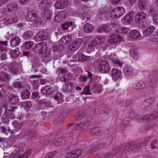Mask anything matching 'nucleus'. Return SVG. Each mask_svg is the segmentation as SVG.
Masks as SVG:
<instances>
[{"label": "nucleus", "instance_id": "nucleus-53", "mask_svg": "<svg viewBox=\"0 0 158 158\" xmlns=\"http://www.w3.org/2000/svg\"><path fill=\"white\" fill-rule=\"evenodd\" d=\"M32 85L34 88L35 89H37L39 85L38 81V80H35L33 81Z\"/></svg>", "mask_w": 158, "mask_h": 158}, {"label": "nucleus", "instance_id": "nucleus-41", "mask_svg": "<svg viewBox=\"0 0 158 158\" xmlns=\"http://www.w3.org/2000/svg\"><path fill=\"white\" fill-rule=\"evenodd\" d=\"M63 95L61 93H58L54 96V98L58 101V103H60L63 101Z\"/></svg>", "mask_w": 158, "mask_h": 158}, {"label": "nucleus", "instance_id": "nucleus-56", "mask_svg": "<svg viewBox=\"0 0 158 158\" xmlns=\"http://www.w3.org/2000/svg\"><path fill=\"white\" fill-rule=\"evenodd\" d=\"M49 3L46 1H43L40 5V6L42 8H45L48 6Z\"/></svg>", "mask_w": 158, "mask_h": 158}, {"label": "nucleus", "instance_id": "nucleus-55", "mask_svg": "<svg viewBox=\"0 0 158 158\" xmlns=\"http://www.w3.org/2000/svg\"><path fill=\"white\" fill-rule=\"evenodd\" d=\"M62 138L60 137V138L59 139V141H57V140H56L54 143V144L56 146H58L60 145H62L64 143V142L62 143L63 142L61 141L62 139Z\"/></svg>", "mask_w": 158, "mask_h": 158}, {"label": "nucleus", "instance_id": "nucleus-30", "mask_svg": "<svg viewBox=\"0 0 158 158\" xmlns=\"http://www.w3.org/2000/svg\"><path fill=\"white\" fill-rule=\"evenodd\" d=\"M89 124L88 122H84L77 126L76 128L77 130H81L86 129L89 126Z\"/></svg>", "mask_w": 158, "mask_h": 158}, {"label": "nucleus", "instance_id": "nucleus-45", "mask_svg": "<svg viewBox=\"0 0 158 158\" xmlns=\"http://www.w3.org/2000/svg\"><path fill=\"white\" fill-rule=\"evenodd\" d=\"M72 24L73 22H65L62 25L61 27L64 30H66Z\"/></svg>", "mask_w": 158, "mask_h": 158}, {"label": "nucleus", "instance_id": "nucleus-29", "mask_svg": "<svg viewBox=\"0 0 158 158\" xmlns=\"http://www.w3.org/2000/svg\"><path fill=\"white\" fill-rule=\"evenodd\" d=\"M20 42V38L18 37H16L11 40L10 45L12 47H15L18 45Z\"/></svg>", "mask_w": 158, "mask_h": 158}, {"label": "nucleus", "instance_id": "nucleus-15", "mask_svg": "<svg viewBox=\"0 0 158 158\" xmlns=\"http://www.w3.org/2000/svg\"><path fill=\"white\" fill-rule=\"evenodd\" d=\"M52 15V12L49 9L45 10L42 13V18L45 21L50 19Z\"/></svg>", "mask_w": 158, "mask_h": 158}, {"label": "nucleus", "instance_id": "nucleus-37", "mask_svg": "<svg viewBox=\"0 0 158 158\" xmlns=\"http://www.w3.org/2000/svg\"><path fill=\"white\" fill-rule=\"evenodd\" d=\"M9 79V75L6 73H0V80L1 81H6Z\"/></svg>", "mask_w": 158, "mask_h": 158}, {"label": "nucleus", "instance_id": "nucleus-11", "mask_svg": "<svg viewBox=\"0 0 158 158\" xmlns=\"http://www.w3.org/2000/svg\"><path fill=\"white\" fill-rule=\"evenodd\" d=\"M67 0H58L55 4V7L57 10L64 8L68 5Z\"/></svg>", "mask_w": 158, "mask_h": 158}, {"label": "nucleus", "instance_id": "nucleus-28", "mask_svg": "<svg viewBox=\"0 0 158 158\" xmlns=\"http://www.w3.org/2000/svg\"><path fill=\"white\" fill-rule=\"evenodd\" d=\"M129 31V29L128 27H120L116 30L117 32L124 34H127Z\"/></svg>", "mask_w": 158, "mask_h": 158}, {"label": "nucleus", "instance_id": "nucleus-25", "mask_svg": "<svg viewBox=\"0 0 158 158\" xmlns=\"http://www.w3.org/2000/svg\"><path fill=\"white\" fill-rule=\"evenodd\" d=\"M74 88V84L71 83H66L62 86L63 90L65 91H71Z\"/></svg>", "mask_w": 158, "mask_h": 158}, {"label": "nucleus", "instance_id": "nucleus-12", "mask_svg": "<svg viewBox=\"0 0 158 158\" xmlns=\"http://www.w3.org/2000/svg\"><path fill=\"white\" fill-rule=\"evenodd\" d=\"M146 14L144 12H140L137 14L135 17V21L137 23H141L146 19Z\"/></svg>", "mask_w": 158, "mask_h": 158}, {"label": "nucleus", "instance_id": "nucleus-63", "mask_svg": "<svg viewBox=\"0 0 158 158\" xmlns=\"http://www.w3.org/2000/svg\"><path fill=\"white\" fill-rule=\"evenodd\" d=\"M149 40L153 43L158 44V38H151L149 39Z\"/></svg>", "mask_w": 158, "mask_h": 158}, {"label": "nucleus", "instance_id": "nucleus-64", "mask_svg": "<svg viewBox=\"0 0 158 158\" xmlns=\"http://www.w3.org/2000/svg\"><path fill=\"white\" fill-rule=\"evenodd\" d=\"M112 27H113L118 28L119 27L120 24L119 23L117 22H114L112 23Z\"/></svg>", "mask_w": 158, "mask_h": 158}, {"label": "nucleus", "instance_id": "nucleus-31", "mask_svg": "<svg viewBox=\"0 0 158 158\" xmlns=\"http://www.w3.org/2000/svg\"><path fill=\"white\" fill-rule=\"evenodd\" d=\"M13 125L14 127V131L17 132L20 130L22 127V124L17 121H15L13 123Z\"/></svg>", "mask_w": 158, "mask_h": 158}, {"label": "nucleus", "instance_id": "nucleus-40", "mask_svg": "<svg viewBox=\"0 0 158 158\" xmlns=\"http://www.w3.org/2000/svg\"><path fill=\"white\" fill-rule=\"evenodd\" d=\"M30 96L29 91L26 90L23 91L21 94V97L23 99H28Z\"/></svg>", "mask_w": 158, "mask_h": 158}, {"label": "nucleus", "instance_id": "nucleus-58", "mask_svg": "<svg viewBox=\"0 0 158 158\" xmlns=\"http://www.w3.org/2000/svg\"><path fill=\"white\" fill-rule=\"evenodd\" d=\"M72 152V151L68 153L66 156V158H76V157H75V155L73 154Z\"/></svg>", "mask_w": 158, "mask_h": 158}, {"label": "nucleus", "instance_id": "nucleus-44", "mask_svg": "<svg viewBox=\"0 0 158 158\" xmlns=\"http://www.w3.org/2000/svg\"><path fill=\"white\" fill-rule=\"evenodd\" d=\"M18 20V18L17 17H11L7 19V21L8 24H11L16 22Z\"/></svg>", "mask_w": 158, "mask_h": 158}, {"label": "nucleus", "instance_id": "nucleus-60", "mask_svg": "<svg viewBox=\"0 0 158 158\" xmlns=\"http://www.w3.org/2000/svg\"><path fill=\"white\" fill-rule=\"evenodd\" d=\"M130 55L132 58L135 60L136 59L138 58V55L136 52H134L133 51H131L130 52Z\"/></svg>", "mask_w": 158, "mask_h": 158}, {"label": "nucleus", "instance_id": "nucleus-59", "mask_svg": "<svg viewBox=\"0 0 158 158\" xmlns=\"http://www.w3.org/2000/svg\"><path fill=\"white\" fill-rule=\"evenodd\" d=\"M113 61L114 63L117 66H121L122 65V63L119 60H113Z\"/></svg>", "mask_w": 158, "mask_h": 158}, {"label": "nucleus", "instance_id": "nucleus-1", "mask_svg": "<svg viewBox=\"0 0 158 158\" xmlns=\"http://www.w3.org/2000/svg\"><path fill=\"white\" fill-rule=\"evenodd\" d=\"M34 50L36 53L43 54L46 57L50 55V51L47 48V45L45 42L37 43L34 47Z\"/></svg>", "mask_w": 158, "mask_h": 158}, {"label": "nucleus", "instance_id": "nucleus-22", "mask_svg": "<svg viewBox=\"0 0 158 158\" xmlns=\"http://www.w3.org/2000/svg\"><path fill=\"white\" fill-rule=\"evenodd\" d=\"M155 28L153 26L148 27L143 32V34L145 37H148L151 35L154 32Z\"/></svg>", "mask_w": 158, "mask_h": 158}, {"label": "nucleus", "instance_id": "nucleus-23", "mask_svg": "<svg viewBox=\"0 0 158 158\" xmlns=\"http://www.w3.org/2000/svg\"><path fill=\"white\" fill-rule=\"evenodd\" d=\"M105 38L103 37L97 36L94 38L92 41L96 45H99L102 44L105 41Z\"/></svg>", "mask_w": 158, "mask_h": 158}, {"label": "nucleus", "instance_id": "nucleus-50", "mask_svg": "<svg viewBox=\"0 0 158 158\" xmlns=\"http://www.w3.org/2000/svg\"><path fill=\"white\" fill-rule=\"evenodd\" d=\"M82 93L86 95H90L91 92L89 90V86L85 87L82 91Z\"/></svg>", "mask_w": 158, "mask_h": 158}, {"label": "nucleus", "instance_id": "nucleus-39", "mask_svg": "<svg viewBox=\"0 0 158 158\" xmlns=\"http://www.w3.org/2000/svg\"><path fill=\"white\" fill-rule=\"evenodd\" d=\"M93 58L90 56H86L83 54L80 55L78 57L79 60L84 61H89L91 59H92Z\"/></svg>", "mask_w": 158, "mask_h": 158}, {"label": "nucleus", "instance_id": "nucleus-38", "mask_svg": "<svg viewBox=\"0 0 158 158\" xmlns=\"http://www.w3.org/2000/svg\"><path fill=\"white\" fill-rule=\"evenodd\" d=\"M102 131V129L99 128H92L90 130L91 133L96 135H100L101 134V132Z\"/></svg>", "mask_w": 158, "mask_h": 158}, {"label": "nucleus", "instance_id": "nucleus-54", "mask_svg": "<svg viewBox=\"0 0 158 158\" xmlns=\"http://www.w3.org/2000/svg\"><path fill=\"white\" fill-rule=\"evenodd\" d=\"M9 69L13 73H17L18 70L15 66L13 65L10 66Z\"/></svg>", "mask_w": 158, "mask_h": 158}, {"label": "nucleus", "instance_id": "nucleus-8", "mask_svg": "<svg viewBox=\"0 0 158 158\" xmlns=\"http://www.w3.org/2000/svg\"><path fill=\"white\" fill-rule=\"evenodd\" d=\"M111 72L112 77L113 81H116L120 80L122 76V73L120 70L113 68Z\"/></svg>", "mask_w": 158, "mask_h": 158}, {"label": "nucleus", "instance_id": "nucleus-47", "mask_svg": "<svg viewBox=\"0 0 158 158\" xmlns=\"http://www.w3.org/2000/svg\"><path fill=\"white\" fill-rule=\"evenodd\" d=\"M19 54V51L17 50H14L11 51L10 54L11 57L15 58L17 57Z\"/></svg>", "mask_w": 158, "mask_h": 158}, {"label": "nucleus", "instance_id": "nucleus-35", "mask_svg": "<svg viewBox=\"0 0 158 158\" xmlns=\"http://www.w3.org/2000/svg\"><path fill=\"white\" fill-rule=\"evenodd\" d=\"M59 77L60 79L62 81L66 82L69 80V76L68 73H66L65 74H60Z\"/></svg>", "mask_w": 158, "mask_h": 158}, {"label": "nucleus", "instance_id": "nucleus-57", "mask_svg": "<svg viewBox=\"0 0 158 158\" xmlns=\"http://www.w3.org/2000/svg\"><path fill=\"white\" fill-rule=\"evenodd\" d=\"M56 154L55 152H52L48 153L46 156L45 158H51Z\"/></svg>", "mask_w": 158, "mask_h": 158}, {"label": "nucleus", "instance_id": "nucleus-52", "mask_svg": "<svg viewBox=\"0 0 158 158\" xmlns=\"http://www.w3.org/2000/svg\"><path fill=\"white\" fill-rule=\"evenodd\" d=\"M155 116L154 114H152L151 115H147L144 118L145 120H147V121L152 120L154 119Z\"/></svg>", "mask_w": 158, "mask_h": 158}, {"label": "nucleus", "instance_id": "nucleus-4", "mask_svg": "<svg viewBox=\"0 0 158 158\" xmlns=\"http://www.w3.org/2000/svg\"><path fill=\"white\" fill-rule=\"evenodd\" d=\"M48 36L47 32L44 30H41L37 33L34 36V40L36 42L44 40L46 39Z\"/></svg>", "mask_w": 158, "mask_h": 158}, {"label": "nucleus", "instance_id": "nucleus-48", "mask_svg": "<svg viewBox=\"0 0 158 158\" xmlns=\"http://www.w3.org/2000/svg\"><path fill=\"white\" fill-rule=\"evenodd\" d=\"M0 131L2 132H4L5 134H7L8 132H10L11 131L9 127H8L6 128L3 127H0Z\"/></svg>", "mask_w": 158, "mask_h": 158}, {"label": "nucleus", "instance_id": "nucleus-20", "mask_svg": "<svg viewBox=\"0 0 158 158\" xmlns=\"http://www.w3.org/2000/svg\"><path fill=\"white\" fill-rule=\"evenodd\" d=\"M42 93L45 95H50L53 92V89L50 86L43 87L41 89Z\"/></svg>", "mask_w": 158, "mask_h": 158}, {"label": "nucleus", "instance_id": "nucleus-42", "mask_svg": "<svg viewBox=\"0 0 158 158\" xmlns=\"http://www.w3.org/2000/svg\"><path fill=\"white\" fill-rule=\"evenodd\" d=\"M0 145L2 147L7 148L9 146V143L6 139H3L0 140Z\"/></svg>", "mask_w": 158, "mask_h": 158}, {"label": "nucleus", "instance_id": "nucleus-2", "mask_svg": "<svg viewBox=\"0 0 158 158\" xmlns=\"http://www.w3.org/2000/svg\"><path fill=\"white\" fill-rule=\"evenodd\" d=\"M23 150H19V148H17L16 150L12 152V158H28L30 155L31 151L30 150L25 152L23 153Z\"/></svg>", "mask_w": 158, "mask_h": 158}, {"label": "nucleus", "instance_id": "nucleus-27", "mask_svg": "<svg viewBox=\"0 0 158 158\" xmlns=\"http://www.w3.org/2000/svg\"><path fill=\"white\" fill-rule=\"evenodd\" d=\"M93 29V25L89 23H87L84 25L83 27L84 31L86 33L91 31Z\"/></svg>", "mask_w": 158, "mask_h": 158}, {"label": "nucleus", "instance_id": "nucleus-46", "mask_svg": "<svg viewBox=\"0 0 158 158\" xmlns=\"http://www.w3.org/2000/svg\"><path fill=\"white\" fill-rule=\"evenodd\" d=\"M72 152L74 153L73 154L76 157V158L80 156L82 152L81 150L79 149H75L72 151Z\"/></svg>", "mask_w": 158, "mask_h": 158}, {"label": "nucleus", "instance_id": "nucleus-5", "mask_svg": "<svg viewBox=\"0 0 158 158\" xmlns=\"http://www.w3.org/2000/svg\"><path fill=\"white\" fill-rule=\"evenodd\" d=\"M98 68L102 73H107L110 69L108 63L105 60L101 61L99 63Z\"/></svg>", "mask_w": 158, "mask_h": 158}, {"label": "nucleus", "instance_id": "nucleus-7", "mask_svg": "<svg viewBox=\"0 0 158 158\" xmlns=\"http://www.w3.org/2000/svg\"><path fill=\"white\" fill-rule=\"evenodd\" d=\"M122 40V37L120 35L116 33H113L110 35L107 41L109 44H111L120 42Z\"/></svg>", "mask_w": 158, "mask_h": 158}, {"label": "nucleus", "instance_id": "nucleus-49", "mask_svg": "<svg viewBox=\"0 0 158 158\" xmlns=\"http://www.w3.org/2000/svg\"><path fill=\"white\" fill-rule=\"evenodd\" d=\"M21 104L22 106L26 108L30 107L31 106V102L30 101H27L22 102Z\"/></svg>", "mask_w": 158, "mask_h": 158}, {"label": "nucleus", "instance_id": "nucleus-51", "mask_svg": "<svg viewBox=\"0 0 158 158\" xmlns=\"http://www.w3.org/2000/svg\"><path fill=\"white\" fill-rule=\"evenodd\" d=\"M146 3H142L141 2H139L138 7L140 10H143L145 9L146 5Z\"/></svg>", "mask_w": 158, "mask_h": 158}, {"label": "nucleus", "instance_id": "nucleus-26", "mask_svg": "<svg viewBox=\"0 0 158 158\" xmlns=\"http://www.w3.org/2000/svg\"><path fill=\"white\" fill-rule=\"evenodd\" d=\"M34 34V31L30 30H26L24 31L23 37L25 39H30Z\"/></svg>", "mask_w": 158, "mask_h": 158}, {"label": "nucleus", "instance_id": "nucleus-61", "mask_svg": "<svg viewBox=\"0 0 158 158\" xmlns=\"http://www.w3.org/2000/svg\"><path fill=\"white\" fill-rule=\"evenodd\" d=\"M133 88L134 89H138L141 88L140 82H137L133 85Z\"/></svg>", "mask_w": 158, "mask_h": 158}, {"label": "nucleus", "instance_id": "nucleus-13", "mask_svg": "<svg viewBox=\"0 0 158 158\" xmlns=\"http://www.w3.org/2000/svg\"><path fill=\"white\" fill-rule=\"evenodd\" d=\"M123 73L126 77H130L132 75L133 71L132 67L128 65H125L123 68Z\"/></svg>", "mask_w": 158, "mask_h": 158}, {"label": "nucleus", "instance_id": "nucleus-18", "mask_svg": "<svg viewBox=\"0 0 158 158\" xmlns=\"http://www.w3.org/2000/svg\"><path fill=\"white\" fill-rule=\"evenodd\" d=\"M97 48V45L92 40L88 44L86 50L88 53H90L91 52L95 51Z\"/></svg>", "mask_w": 158, "mask_h": 158}, {"label": "nucleus", "instance_id": "nucleus-34", "mask_svg": "<svg viewBox=\"0 0 158 158\" xmlns=\"http://www.w3.org/2000/svg\"><path fill=\"white\" fill-rule=\"evenodd\" d=\"M33 42L31 41H26L23 44V47L26 49H29L31 48L33 46Z\"/></svg>", "mask_w": 158, "mask_h": 158}, {"label": "nucleus", "instance_id": "nucleus-62", "mask_svg": "<svg viewBox=\"0 0 158 158\" xmlns=\"http://www.w3.org/2000/svg\"><path fill=\"white\" fill-rule=\"evenodd\" d=\"M20 3L22 5H25L28 4L30 2V0H19Z\"/></svg>", "mask_w": 158, "mask_h": 158}, {"label": "nucleus", "instance_id": "nucleus-9", "mask_svg": "<svg viewBox=\"0 0 158 158\" xmlns=\"http://www.w3.org/2000/svg\"><path fill=\"white\" fill-rule=\"evenodd\" d=\"M142 144L140 142L136 144L127 143L125 145L124 150L125 152L131 151L136 148L141 147Z\"/></svg>", "mask_w": 158, "mask_h": 158}, {"label": "nucleus", "instance_id": "nucleus-14", "mask_svg": "<svg viewBox=\"0 0 158 158\" xmlns=\"http://www.w3.org/2000/svg\"><path fill=\"white\" fill-rule=\"evenodd\" d=\"M111 29V26L110 24L102 25L98 27L97 31L98 33H101L108 31Z\"/></svg>", "mask_w": 158, "mask_h": 158}, {"label": "nucleus", "instance_id": "nucleus-19", "mask_svg": "<svg viewBox=\"0 0 158 158\" xmlns=\"http://www.w3.org/2000/svg\"><path fill=\"white\" fill-rule=\"evenodd\" d=\"M65 12L63 11H61L56 15L55 18V20L57 22H60L65 18Z\"/></svg>", "mask_w": 158, "mask_h": 158}, {"label": "nucleus", "instance_id": "nucleus-3", "mask_svg": "<svg viewBox=\"0 0 158 158\" xmlns=\"http://www.w3.org/2000/svg\"><path fill=\"white\" fill-rule=\"evenodd\" d=\"M125 13L123 8L117 7L114 8L110 12V15L112 18H118L122 16Z\"/></svg>", "mask_w": 158, "mask_h": 158}, {"label": "nucleus", "instance_id": "nucleus-24", "mask_svg": "<svg viewBox=\"0 0 158 158\" xmlns=\"http://www.w3.org/2000/svg\"><path fill=\"white\" fill-rule=\"evenodd\" d=\"M72 39V37L71 35H67L62 38L60 41V43L64 45L69 43Z\"/></svg>", "mask_w": 158, "mask_h": 158}, {"label": "nucleus", "instance_id": "nucleus-16", "mask_svg": "<svg viewBox=\"0 0 158 158\" xmlns=\"http://www.w3.org/2000/svg\"><path fill=\"white\" fill-rule=\"evenodd\" d=\"M134 13L133 12H129L124 18V21L127 23H131L133 21Z\"/></svg>", "mask_w": 158, "mask_h": 158}, {"label": "nucleus", "instance_id": "nucleus-10", "mask_svg": "<svg viewBox=\"0 0 158 158\" xmlns=\"http://www.w3.org/2000/svg\"><path fill=\"white\" fill-rule=\"evenodd\" d=\"M82 42L83 40L81 38L75 40L70 45L69 50L72 51L76 50L81 45Z\"/></svg>", "mask_w": 158, "mask_h": 158}, {"label": "nucleus", "instance_id": "nucleus-21", "mask_svg": "<svg viewBox=\"0 0 158 158\" xmlns=\"http://www.w3.org/2000/svg\"><path fill=\"white\" fill-rule=\"evenodd\" d=\"M140 36L139 32L136 30H131L130 31L129 36L132 39H137Z\"/></svg>", "mask_w": 158, "mask_h": 158}, {"label": "nucleus", "instance_id": "nucleus-33", "mask_svg": "<svg viewBox=\"0 0 158 158\" xmlns=\"http://www.w3.org/2000/svg\"><path fill=\"white\" fill-rule=\"evenodd\" d=\"M92 90L94 93L98 94L102 91V88L99 85H94L92 88Z\"/></svg>", "mask_w": 158, "mask_h": 158}, {"label": "nucleus", "instance_id": "nucleus-43", "mask_svg": "<svg viewBox=\"0 0 158 158\" xmlns=\"http://www.w3.org/2000/svg\"><path fill=\"white\" fill-rule=\"evenodd\" d=\"M120 150V148L119 147H116L113 148L112 149L111 152L109 153L110 154L109 156H112L116 153L118 152Z\"/></svg>", "mask_w": 158, "mask_h": 158}, {"label": "nucleus", "instance_id": "nucleus-6", "mask_svg": "<svg viewBox=\"0 0 158 158\" xmlns=\"http://www.w3.org/2000/svg\"><path fill=\"white\" fill-rule=\"evenodd\" d=\"M25 18L28 21L36 22L38 19L37 12L35 11H30L28 12L26 15Z\"/></svg>", "mask_w": 158, "mask_h": 158}, {"label": "nucleus", "instance_id": "nucleus-17", "mask_svg": "<svg viewBox=\"0 0 158 158\" xmlns=\"http://www.w3.org/2000/svg\"><path fill=\"white\" fill-rule=\"evenodd\" d=\"M16 9V7L15 6L10 4L8 5L5 8H4L3 12L5 14H8L9 12L14 11Z\"/></svg>", "mask_w": 158, "mask_h": 158}, {"label": "nucleus", "instance_id": "nucleus-36", "mask_svg": "<svg viewBox=\"0 0 158 158\" xmlns=\"http://www.w3.org/2000/svg\"><path fill=\"white\" fill-rule=\"evenodd\" d=\"M8 100L11 103H16L18 101V97L14 95H11L8 97Z\"/></svg>", "mask_w": 158, "mask_h": 158}, {"label": "nucleus", "instance_id": "nucleus-32", "mask_svg": "<svg viewBox=\"0 0 158 158\" xmlns=\"http://www.w3.org/2000/svg\"><path fill=\"white\" fill-rule=\"evenodd\" d=\"M60 44L54 45L52 48L53 51L59 52L63 50L64 49V45L62 44Z\"/></svg>", "mask_w": 158, "mask_h": 158}]
</instances>
